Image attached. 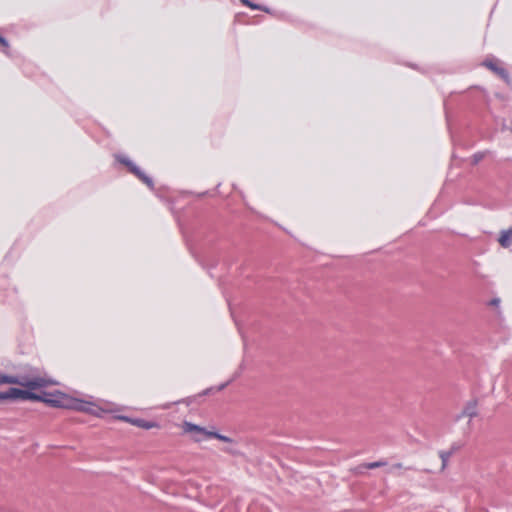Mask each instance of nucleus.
I'll return each instance as SVG.
<instances>
[{"label": "nucleus", "instance_id": "15", "mask_svg": "<svg viewBox=\"0 0 512 512\" xmlns=\"http://www.w3.org/2000/svg\"><path fill=\"white\" fill-rule=\"evenodd\" d=\"M484 157V153H476L473 155V163L474 164H477L478 162H480Z\"/></svg>", "mask_w": 512, "mask_h": 512}, {"label": "nucleus", "instance_id": "1", "mask_svg": "<svg viewBox=\"0 0 512 512\" xmlns=\"http://www.w3.org/2000/svg\"><path fill=\"white\" fill-rule=\"evenodd\" d=\"M0 384H18L29 389L22 390L14 387L9 388L5 392H0V400L23 399L43 402V394H37L31 390L48 387L56 383L53 380L45 377H34L29 379L27 377L4 375L0 373Z\"/></svg>", "mask_w": 512, "mask_h": 512}, {"label": "nucleus", "instance_id": "6", "mask_svg": "<svg viewBox=\"0 0 512 512\" xmlns=\"http://www.w3.org/2000/svg\"><path fill=\"white\" fill-rule=\"evenodd\" d=\"M499 243L504 248H507L512 244V226L508 230L501 232Z\"/></svg>", "mask_w": 512, "mask_h": 512}, {"label": "nucleus", "instance_id": "14", "mask_svg": "<svg viewBox=\"0 0 512 512\" xmlns=\"http://www.w3.org/2000/svg\"><path fill=\"white\" fill-rule=\"evenodd\" d=\"M241 2L254 10H264L260 5L254 4L250 0H241Z\"/></svg>", "mask_w": 512, "mask_h": 512}, {"label": "nucleus", "instance_id": "7", "mask_svg": "<svg viewBox=\"0 0 512 512\" xmlns=\"http://www.w3.org/2000/svg\"><path fill=\"white\" fill-rule=\"evenodd\" d=\"M123 419L138 426V427L145 428V429H150L155 426V423L146 421L144 419H130L128 417H123Z\"/></svg>", "mask_w": 512, "mask_h": 512}, {"label": "nucleus", "instance_id": "3", "mask_svg": "<svg viewBox=\"0 0 512 512\" xmlns=\"http://www.w3.org/2000/svg\"><path fill=\"white\" fill-rule=\"evenodd\" d=\"M117 160L120 163L124 164L128 168V170L132 174H134L139 180H141L143 183H145L151 189L153 188V186H154L153 180L149 176H147L144 172H142L141 169L137 165H135L130 159H128L125 156H118Z\"/></svg>", "mask_w": 512, "mask_h": 512}, {"label": "nucleus", "instance_id": "9", "mask_svg": "<svg viewBox=\"0 0 512 512\" xmlns=\"http://www.w3.org/2000/svg\"><path fill=\"white\" fill-rule=\"evenodd\" d=\"M462 415L472 418L477 415L476 403L470 402L464 408Z\"/></svg>", "mask_w": 512, "mask_h": 512}, {"label": "nucleus", "instance_id": "12", "mask_svg": "<svg viewBox=\"0 0 512 512\" xmlns=\"http://www.w3.org/2000/svg\"><path fill=\"white\" fill-rule=\"evenodd\" d=\"M385 465H387L386 461L379 460V461L367 463V464H365V467L368 469H375V468L383 467Z\"/></svg>", "mask_w": 512, "mask_h": 512}, {"label": "nucleus", "instance_id": "18", "mask_svg": "<svg viewBox=\"0 0 512 512\" xmlns=\"http://www.w3.org/2000/svg\"><path fill=\"white\" fill-rule=\"evenodd\" d=\"M402 468V464L401 463H396L392 466V469H401Z\"/></svg>", "mask_w": 512, "mask_h": 512}, {"label": "nucleus", "instance_id": "8", "mask_svg": "<svg viewBox=\"0 0 512 512\" xmlns=\"http://www.w3.org/2000/svg\"><path fill=\"white\" fill-rule=\"evenodd\" d=\"M456 450H457V447L453 445L449 450L439 452V457L442 460V470L446 468L448 460L450 459V457L454 454V452Z\"/></svg>", "mask_w": 512, "mask_h": 512}, {"label": "nucleus", "instance_id": "17", "mask_svg": "<svg viewBox=\"0 0 512 512\" xmlns=\"http://www.w3.org/2000/svg\"><path fill=\"white\" fill-rule=\"evenodd\" d=\"M499 302H500V300L495 298V299L491 300L490 304L496 306L499 304Z\"/></svg>", "mask_w": 512, "mask_h": 512}, {"label": "nucleus", "instance_id": "5", "mask_svg": "<svg viewBox=\"0 0 512 512\" xmlns=\"http://www.w3.org/2000/svg\"><path fill=\"white\" fill-rule=\"evenodd\" d=\"M484 65L490 70H492L494 73H496L499 77H501L505 82L508 83L510 81V77L507 70L504 69L503 67H500L497 61L486 60L484 62Z\"/></svg>", "mask_w": 512, "mask_h": 512}, {"label": "nucleus", "instance_id": "4", "mask_svg": "<svg viewBox=\"0 0 512 512\" xmlns=\"http://www.w3.org/2000/svg\"><path fill=\"white\" fill-rule=\"evenodd\" d=\"M70 409H74L77 411L87 412L90 414H97V408L94 404L90 402H84L77 399H73Z\"/></svg>", "mask_w": 512, "mask_h": 512}, {"label": "nucleus", "instance_id": "13", "mask_svg": "<svg viewBox=\"0 0 512 512\" xmlns=\"http://www.w3.org/2000/svg\"><path fill=\"white\" fill-rule=\"evenodd\" d=\"M0 47L2 48V51L5 54L9 53V51H8L9 50V44H8L7 40L4 37H2L1 35H0Z\"/></svg>", "mask_w": 512, "mask_h": 512}, {"label": "nucleus", "instance_id": "16", "mask_svg": "<svg viewBox=\"0 0 512 512\" xmlns=\"http://www.w3.org/2000/svg\"><path fill=\"white\" fill-rule=\"evenodd\" d=\"M223 451L230 453L232 455L238 454V450L234 446H229L223 449Z\"/></svg>", "mask_w": 512, "mask_h": 512}, {"label": "nucleus", "instance_id": "2", "mask_svg": "<svg viewBox=\"0 0 512 512\" xmlns=\"http://www.w3.org/2000/svg\"><path fill=\"white\" fill-rule=\"evenodd\" d=\"M44 399L43 402L57 408H66L70 409L72 398L68 397L66 394L62 392L55 393H43Z\"/></svg>", "mask_w": 512, "mask_h": 512}, {"label": "nucleus", "instance_id": "11", "mask_svg": "<svg viewBox=\"0 0 512 512\" xmlns=\"http://www.w3.org/2000/svg\"><path fill=\"white\" fill-rule=\"evenodd\" d=\"M207 436L208 437H213V438H216L218 440H221V441H224V442H227V443H233V440L225 435H222L218 432H207Z\"/></svg>", "mask_w": 512, "mask_h": 512}, {"label": "nucleus", "instance_id": "10", "mask_svg": "<svg viewBox=\"0 0 512 512\" xmlns=\"http://www.w3.org/2000/svg\"><path fill=\"white\" fill-rule=\"evenodd\" d=\"M184 430H185V432L196 431V432L203 433V434L207 435V432L205 431L204 428H202V427H200L198 425L192 424V423H188V422H185Z\"/></svg>", "mask_w": 512, "mask_h": 512}]
</instances>
